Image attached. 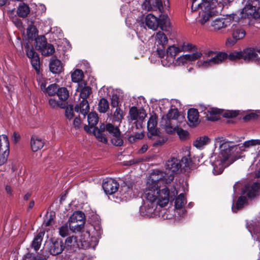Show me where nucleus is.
Masks as SVG:
<instances>
[{
	"mask_svg": "<svg viewBox=\"0 0 260 260\" xmlns=\"http://www.w3.org/2000/svg\"><path fill=\"white\" fill-rule=\"evenodd\" d=\"M186 203V201L183 193H180L176 198L175 202V207L176 209L182 208Z\"/></svg>",
	"mask_w": 260,
	"mask_h": 260,
	"instance_id": "42",
	"label": "nucleus"
},
{
	"mask_svg": "<svg viewBox=\"0 0 260 260\" xmlns=\"http://www.w3.org/2000/svg\"><path fill=\"white\" fill-rule=\"evenodd\" d=\"M197 65L201 68H208L212 65L210 59L207 60H201L197 62Z\"/></svg>",
	"mask_w": 260,
	"mask_h": 260,
	"instance_id": "61",
	"label": "nucleus"
},
{
	"mask_svg": "<svg viewBox=\"0 0 260 260\" xmlns=\"http://www.w3.org/2000/svg\"><path fill=\"white\" fill-rule=\"evenodd\" d=\"M85 219V215L81 211H77L74 212L70 217L69 222L70 224L76 223L77 222L84 221Z\"/></svg>",
	"mask_w": 260,
	"mask_h": 260,
	"instance_id": "25",
	"label": "nucleus"
},
{
	"mask_svg": "<svg viewBox=\"0 0 260 260\" xmlns=\"http://www.w3.org/2000/svg\"><path fill=\"white\" fill-rule=\"evenodd\" d=\"M188 124L189 126L193 127L198 125L200 121L198 111L194 108H191L187 112Z\"/></svg>",
	"mask_w": 260,
	"mask_h": 260,
	"instance_id": "12",
	"label": "nucleus"
},
{
	"mask_svg": "<svg viewBox=\"0 0 260 260\" xmlns=\"http://www.w3.org/2000/svg\"><path fill=\"white\" fill-rule=\"evenodd\" d=\"M257 58V54L253 48H250L245 49V61L256 60Z\"/></svg>",
	"mask_w": 260,
	"mask_h": 260,
	"instance_id": "30",
	"label": "nucleus"
},
{
	"mask_svg": "<svg viewBox=\"0 0 260 260\" xmlns=\"http://www.w3.org/2000/svg\"><path fill=\"white\" fill-rule=\"evenodd\" d=\"M239 114V111L227 110L223 112L222 115L225 118H233Z\"/></svg>",
	"mask_w": 260,
	"mask_h": 260,
	"instance_id": "53",
	"label": "nucleus"
},
{
	"mask_svg": "<svg viewBox=\"0 0 260 260\" xmlns=\"http://www.w3.org/2000/svg\"><path fill=\"white\" fill-rule=\"evenodd\" d=\"M248 18L251 21L252 20H260V7L256 9L251 5L245 6V19Z\"/></svg>",
	"mask_w": 260,
	"mask_h": 260,
	"instance_id": "9",
	"label": "nucleus"
},
{
	"mask_svg": "<svg viewBox=\"0 0 260 260\" xmlns=\"http://www.w3.org/2000/svg\"><path fill=\"white\" fill-rule=\"evenodd\" d=\"M157 205H158L157 202L147 201L144 203V206L140 207V211L143 214L148 216H151L156 208Z\"/></svg>",
	"mask_w": 260,
	"mask_h": 260,
	"instance_id": "13",
	"label": "nucleus"
},
{
	"mask_svg": "<svg viewBox=\"0 0 260 260\" xmlns=\"http://www.w3.org/2000/svg\"><path fill=\"white\" fill-rule=\"evenodd\" d=\"M233 37L236 39L240 40L244 37V29L239 27V26L233 25Z\"/></svg>",
	"mask_w": 260,
	"mask_h": 260,
	"instance_id": "37",
	"label": "nucleus"
},
{
	"mask_svg": "<svg viewBox=\"0 0 260 260\" xmlns=\"http://www.w3.org/2000/svg\"><path fill=\"white\" fill-rule=\"evenodd\" d=\"M105 130H106V125H105L104 123H102L100 125L99 128L98 127L94 128V135L96 136L99 141L104 143H107L108 142V139L105 134H104Z\"/></svg>",
	"mask_w": 260,
	"mask_h": 260,
	"instance_id": "15",
	"label": "nucleus"
},
{
	"mask_svg": "<svg viewBox=\"0 0 260 260\" xmlns=\"http://www.w3.org/2000/svg\"><path fill=\"white\" fill-rule=\"evenodd\" d=\"M119 104V98L117 95H113L111 99V105L113 107H117Z\"/></svg>",
	"mask_w": 260,
	"mask_h": 260,
	"instance_id": "63",
	"label": "nucleus"
},
{
	"mask_svg": "<svg viewBox=\"0 0 260 260\" xmlns=\"http://www.w3.org/2000/svg\"><path fill=\"white\" fill-rule=\"evenodd\" d=\"M209 141V139L207 136L201 137L198 138L193 143V145L198 148H201L206 145Z\"/></svg>",
	"mask_w": 260,
	"mask_h": 260,
	"instance_id": "40",
	"label": "nucleus"
},
{
	"mask_svg": "<svg viewBox=\"0 0 260 260\" xmlns=\"http://www.w3.org/2000/svg\"><path fill=\"white\" fill-rule=\"evenodd\" d=\"M56 94L59 100L62 101L66 102L69 96V91L66 87H58Z\"/></svg>",
	"mask_w": 260,
	"mask_h": 260,
	"instance_id": "33",
	"label": "nucleus"
},
{
	"mask_svg": "<svg viewBox=\"0 0 260 260\" xmlns=\"http://www.w3.org/2000/svg\"><path fill=\"white\" fill-rule=\"evenodd\" d=\"M81 223L80 224H77L75 225H71V224H70V228L71 230H72L74 232L77 231V232H82V233H84L86 234V238H83L81 239V242L85 243V244H86V243H88L89 242V239H90V234L89 232L87 231H85L83 230L84 228V221L82 222H80Z\"/></svg>",
	"mask_w": 260,
	"mask_h": 260,
	"instance_id": "14",
	"label": "nucleus"
},
{
	"mask_svg": "<svg viewBox=\"0 0 260 260\" xmlns=\"http://www.w3.org/2000/svg\"><path fill=\"white\" fill-rule=\"evenodd\" d=\"M215 142L219 145L220 152L218 155L211 156L213 161V173L215 175L221 174L224 168L229 165L228 159L232 152H235L234 155L237 158L242 157L244 152V143L235 145L232 142H224L223 137L215 138Z\"/></svg>",
	"mask_w": 260,
	"mask_h": 260,
	"instance_id": "1",
	"label": "nucleus"
},
{
	"mask_svg": "<svg viewBox=\"0 0 260 260\" xmlns=\"http://www.w3.org/2000/svg\"><path fill=\"white\" fill-rule=\"evenodd\" d=\"M9 154V142L6 135L0 136V166L7 161Z\"/></svg>",
	"mask_w": 260,
	"mask_h": 260,
	"instance_id": "6",
	"label": "nucleus"
},
{
	"mask_svg": "<svg viewBox=\"0 0 260 260\" xmlns=\"http://www.w3.org/2000/svg\"><path fill=\"white\" fill-rule=\"evenodd\" d=\"M188 62V60H187L186 55L185 54L182 55L177 58L176 64L178 66H184L185 64H187Z\"/></svg>",
	"mask_w": 260,
	"mask_h": 260,
	"instance_id": "60",
	"label": "nucleus"
},
{
	"mask_svg": "<svg viewBox=\"0 0 260 260\" xmlns=\"http://www.w3.org/2000/svg\"><path fill=\"white\" fill-rule=\"evenodd\" d=\"M161 58V62L164 67H170L172 64L175 60V58L165 53L163 56H159Z\"/></svg>",
	"mask_w": 260,
	"mask_h": 260,
	"instance_id": "35",
	"label": "nucleus"
},
{
	"mask_svg": "<svg viewBox=\"0 0 260 260\" xmlns=\"http://www.w3.org/2000/svg\"><path fill=\"white\" fill-rule=\"evenodd\" d=\"M40 51L41 52L42 55L50 56L54 52L55 49L53 45L47 43L46 45H45Z\"/></svg>",
	"mask_w": 260,
	"mask_h": 260,
	"instance_id": "36",
	"label": "nucleus"
},
{
	"mask_svg": "<svg viewBox=\"0 0 260 260\" xmlns=\"http://www.w3.org/2000/svg\"><path fill=\"white\" fill-rule=\"evenodd\" d=\"M58 86L55 83L50 84L47 87L44 93H47L49 96H53L56 94Z\"/></svg>",
	"mask_w": 260,
	"mask_h": 260,
	"instance_id": "44",
	"label": "nucleus"
},
{
	"mask_svg": "<svg viewBox=\"0 0 260 260\" xmlns=\"http://www.w3.org/2000/svg\"><path fill=\"white\" fill-rule=\"evenodd\" d=\"M73 109V105H70L69 107H67L66 109L65 116L69 120L72 119L74 116Z\"/></svg>",
	"mask_w": 260,
	"mask_h": 260,
	"instance_id": "57",
	"label": "nucleus"
},
{
	"mask_svg": "<svg viewBox=\"0 0 260 260\" xmlns=\"http://www.w3.org/2000/svg\"><path fill=\"white\" fill-rule=\"evenodd\" d=\"M186 55L187 60L188 62L194 61L199 58H200L202 55V54L200 52H196L192 54H185Z\"/></svg>",
	"mask_w": 260,
	"mask_h": 260,
	"instance_id": "48",
	"label": "nucleus"
},
{
	"mask_svg": "<svg viewBox=\"0 0 260 260\" xmlns=\"http://www.w3.org/2000/svg\"><path fill=\"white\" fill-rule=\"evenodd\" d=\"M109 107L108 101L102 98L100 100L99 103L98 110L101 113H105L107 112Z\"/></svg>",
	"mask_w": 260,
	"mask_h": 260,
	"instance_id": "41",
	"label": "nucleus"
},
{
	"mask_svg": "<svg viewBox=\"0 0 260 260\" xmlns=\"http://www.w3.org/2000/svg\"><path fill=\"white\" fill-rule=\"evenodd\" d=\"M30 13V8L25 3H21L17 9V14L18 16L22 18H25Z\"/></svg>",
	"mask_w": 260,
	"mask_h": 260,
	"instance_id": "23",
	"label": "nucleus"
},
{
	"mask_svg": "<svg viewBox=\"0 0 260 260\" xmlns=\"http://www.w3.org/2000/svg\"><path fill=\"white\" fill-rule=\"evenodd\" d=\"M182 164L180 159L172 157L166 161L165 169L166 173L160 171H156L154 173L158 175L159 173L163 174L162 180L165 184L170 183L174 179V175L177 173L181 168Z\"/></svg>",
	"mask_w": 260,
	"mask_h": 260,
	"instance_id": "3",
	"label": "nucleus"
},
{
	"mask_svg": "<svg viewBox=\"0 0 260 260\" xmlns=\"http://www.w3.org/2000/svg\"><path fill=\"white\" fill-rule=\"evenodd\" d=\"M154 37L155 44L157 47L156 51L157 54L158 56H163L165 54L164 48L168 42V39L166 35L161 31L156 32Z\"/></svg>",
	"mask_w": 260,
	"mask_h": 260,
	"instance_id": "7",
	"label": "nucleus"
},
{
	"mask_svg": "<svg viewBox=\"0 0 260 260\" xmlns=\"http://www.w3.org/2000/svg\"><path fill=\"white\" fill-rule=\"evenodd\" d=\"M87 120L88 124L91 127L95 126L99 121L98 114L95 112L89 113L87 116Z\"/></svg>",
	"mask_w": 260,
	"mask_h": 260,
	"instance_id": "39",
	"label": "nucleus"
},
{
	"mask_svg": "<svg viewBox=\"0 0 260 260\" xmlns=\"http://www.w3.org/2000/svg\"><path fill=\"white\" fill-rule=\"evenodd\" d=\"M77 238L73 236L68 237L65 240V243L67 246H75Z\"/></svg>",
	"mask_w": 260,
	"mask_h": 260,
	"instance_id": "59",
	"label": "nucleus"
},
{
	"mask_svg": "<svg viewBox=\"0 0 260 260\" xmlns=\"http://www.w3.org/2000/svg\"><path fill=\"white\" fill-rule=\"evenodd\" d=\"M32 22L31 21V23L28 25L27 28V36L29 39L32 40L36 38V36L38 35V31L36 27L34 25Z\"/></svg>",
	"mask_w": 260,
	"mask_h": 260,
	"instance_id": "32",
	"label": "nucleus"
},
{
	"mask_svg": "<svg viewBox=\"0 0 260 260\" xmlns=\"http://www.w3.org/2000/svg\"><path fill=\"white\" fill-rule=\"evenodd\" d=\"M145 24L148 28L153 30H156L159 25L158 19L152 14H148L146 16Z\"/></svg>",
	"mask_w": 260,
	"mask_h": 260,
	"instance_id": "16",
	"label": "nucleus"
},
{
	"mask_svg": "<svg viewBox=\"0 0 260 260\" xmlns=\"http://www.w3.org/2000/svg\"><path fill=\"white\" fill-rule=\"evenodd\" d=\"M228 58V54L223 52H219L215 56L212 57L210 60L213 64H217L221 63Z\"/></svg>",
	"mask_w": 260,
	"mask_h": 260,
	"instance_id": "31",
	"label": "nucleus"
},
{
	"mask_svg": "<svg viewBox=\"0 0 260 260\" xmlns=\"http://www.w3.org/2000/svg\"><path fill=\"white\" fill-rule=\"evenodd\" d=\"M181 52V49H180L179 45L176 46L173 45L168 47L166 51V53L175 58L177 54Z\"/></svg>",
	"mask_w": 260,
	"mask_h": 260,
	"instance_id": "34",
	"label": "nucleus"
},
{
	"mask_svg": "<svg viewBox=\"0 0 260 260\" xmlns=\"http://www.w3.org/2000/svg\"><path fill=\"white\" fill-rule=\"evenodd\" d=\"M64 244L62 240L59 238H51L48 245V250L52 255L61 254L64 249Z\"/></svg>",
	"mask_w": 260,
	"mask_h": 260,
	"instance_id": "4",
	"label": "nucleus"
},
{
	"mask_svg": "<svg viewBox=\"0 0 260 260\" xmlns=\"http://www.w3.org/2000/svg\"><path fill=\"white\" fill-rule=\"evenodd\" d=\"M139 110L135 106L132 107L130 109L129 114L131 120L133 121L138 119Z\"/></svg>",
	"mask_w": 260,
	"mask_h": 260,
	"instance_id": "49",
	"label": "nucleus"
},
{
	"mask_svg": "<svg viewBox=\"0 0 260 260\" xmlns=\"http://www.w3.org/2000/svg\"><path fill=\"white\" fill-rule=\"evenodd\" d=\"M179 116V112L177 109L170 110L167 114L166 120L170 121L171 119H176Z\"/></svg>",
	"mask_w": 260,
	"mask_h": 260,
	"instance_id": "46",
	"label": "nucleus"
},
{
	"mask_svg": "<svg viewBox=\"0 0 260 260\" xmlns=\"http://www.w3.org/2000/svg\"><path fill=\"white\" fill-rule=\"evenodd\" d=\"M50 71L54 74L59 73L61 72L62 67L61 61L57 59H52L49 64Z\"/></svg>",
	"mask_w": 260,
	"mask_h": 260,
	"instance_id": "26",
	"label": "nucleus"
},
{
	"mask_svg": "<svg viewBox=\"0 0 260 260\" xmlns=\"http://www.w3.org/2000/svg\"><path fill=\"white\" fill-rule=\"evenodd\" d=\"M158 26L162 30H167L170 26V22L169 17L167 15H161L158 19Z\"/></svg>",
	"mask_w": 260,
	"mask_h": 260,
	"instance_id": "27",
	"label": "nucleus"
},
{
	"mask_svg": "<svg viewBox=\"0 0 260 260\" xmlns=\"http://www.w3.org/2000/svg\"><path fill=\"white\" fill-rule=\"evenodd\" d=\"M122 118V111L120 108H116L113 114V120L115 121H120Z\"/></svg>",
	"mask_w": 260,
	"mask_h": 260,
	"instance_id": "58",
	"label": "nucleus"
},
{
	"mask_svg": "<svg viewBox=\"0 0 260 260\" xmlns=\"http://www.w3.org/2000/svg\"><path fill=\"white\" fill-rule=\"evenodd\" d=\"M24 260H38V257L34 253L28 252L24 256Z\"/></svg>",
	"mask_w": 260,
	"mask_h": 260,
	"instance_id": "64",
	"label": "nucleus"
},
{
	"mask_svg": "<svg viewBox=\"0 0 260 260\" xmlns=\"http://www.w3.org/2000/svg\"><path fill=\"white\" fill-rule=\"evenodd\" d=\"M119 186V183L112 178L104 180L102 185L103 188L107 194L114 193L117 191Z\"/></svg>",
	"mask_w": 260,
	"mask_h": 260,
	"instance_id": "8",
	"label": "nucleus"
},
{
	"mask_svg": "<svg viewBox=\"0 0 260 260\" xmlns=\"http://www.w3.org/2000/svg\"><path fill=\"white\" fill-rule=\"evenodd\" d=\"M259 186L258 183H254L250 186L245 188V193H246L247 197L251 199L256 196L258 194Z\"/></svg>",
	"mask_w": 260,
	"mask_h": 260,
	"instance_id": "20",
	"label": "nucleus"
},
{
	"mask_svg": "<svg viewBox=\"0 0 260 260\" xmlns=\"http://www.w3.org/2000/svg\"><path fill=\"white\" fill-rule=\"evenodd\" d=\"M181 164L184 165L183 167L186 168H190L191 164L190 159L186 156L183 157L181 159Z\"/></svg>",
	"mask_w": 260,
	"mask_h": 260,
	"instance_id": "62",
	"label": "nucleus"
},
{
	"mask_svg": "<svg viewBox=\"0 0 260 260\" xmlns=\"http://www.w3.org/2000/svg\"><path fill=\"white\" fill-rule=\"evenodd\" d=\"M244 56L243 52L240 51H234L228 55V57L231 60H236L242 58Z\"/></svg>",
	"mask_w": 260,
	"mask_h": 260,
	"instance_id": "47",
	"label": "nucleus"
},
{
	"mask_svg": "<svg viewBox=\"0 0 260 260\" xmlns=\"http://www.w3.org/2000/svg\"><path fill=\"white\" fill-rule=\"evenodd\" d=\"M163 174L152 173L148 179L144 196L147 201H156L159 206L163 207L168 205L170 200V191L168 188L160 189L161 184H165L162 180Z\"/></svg>",
	"mask_w": 260,
	"mask_h": 260,
	"instance_id": "2",
	"label": "nucleus"
},
{
	"mask_svg": "<svg viewBox=\"0 0 260 260\" xmlns=\"http://www.w3.org/2000/svg\"><path fill=\"white\" fill-rule=\"evenodd\" d=\"M30 59L31 64L33 68L36 71L37 73L38 74L39 72L40 69V58L39 55L36 56L35 57L31 58Z\"/></svg>",
	"mask_w": 260,
	"mask_h": 260,
	"instance_id": "50",
	"label": "nucleus"
},
{
	"mask_svg": "<svg viewBox=\"0 0 260 260\" xmlns=\"http://www.w3.org/2000/svg\"><path fill=\"white\" fill-rule=\"evenodd\" d=\"M226 15L229 16L230 21L233 20L239 22L244 18V8H240L235 12Z\"/></svg>",
	"mask_w": 260,
	"mask_h": 260,
	"instance_id": "28",
	"label": "nucleus"
},
{
	"mask_svg": "<svg viewBox=\"0 0 260 260\" xmlns=\"http://www.w3.org/2000/svg\"><path fill=\"white\" fill-rule=\"evenodd\" d=\"M69 230L67 223L62 225L59 229V235L62 237H65L69 234Z\"/></svg>",
	"mask_w": 260,
	"mask_h": 260,
	"instance_id": "55",
	"label": "nucleus"
},
{
	"mask_svg": "<svg viewBox=\"0 0 260 260\" xmlns=\"http://www.w3.org/2000/svg\"><path fill=\"white\" fill-rule=\"evenodd\" d=\"M48 104L50 108L54 109H64L67 106V102L58 100L54 98H50L48 99Z\"/></svg>",
	"mask_w": 260,
	"mask_h": 260,
	"instance_id": "22",
	"label": "nucleus"
},
{
	"mask_svg": "<svg viewBox=\"0 0 260 260\" xmlns=\"http://www.w3.org/2000/svg\"><path fill=\"white\" fill-rule=\"evenodd\" d=\"M219 109L214 108H209L207 110V119L212 121H216L219 119Z\"/></svg>",
	"mask_w": 260,
	"mask_h": 260,
	"instance_id": "24",
	"label": "nucleus"
},
{
	"mask_svg": "<svg viewBox=\"0 0 260 260\" xmlns=\"http://www.w3.org/2000/svg\"><path fill=\"white\" fill-rule=\"evenodd\" d=\"M164 121H165V128L166 132L168 134H172L175 132L176 126L172 125L171 121L166 120V119H164Z\"/></svg>",
	"mask_w": 260,
	"mask_h": 260,
	"instance_id": "51",
	"label": "nucleus"
},
{
	"mask_svg": "<svg viewBox=\"0 0 260 260\" xmlns=\"http://www.w3.org/2000/svg\"><path fill=\"white\" fill-rule=\"evenodd\" d=\"M258 115L253 112L247 111L245 112V121H249L257 119Z\"/></svg>",
	"mask_w": 260,
	"mask_h": 260,
	"instance_id": "56",
	"label": "nucleus"
},
{
	"mask_svg": "<svg viewBox=\"0 0 260 260\" xmlns=\"http://www.w3.org/2000/svg\"><path fill=\"white\" fill-rule=\"evenodd\" d=\"M234 194L239 193L240 192L241 196L238 199L236 205L233 204L232 209L233 212L236 213L239 209H241L244 205V182L243 181H239L233 186Z\"/></svg>",
	"mask_w": 260,
	"mask_h": 260,
	"instance_id": "5",
	"label": "nucleus"
},
{
	"mask_svg": "<svg viewBox=\"0 0 260 260\" xmlns=\"http://www.w3.org/2000/svg\"><path fill=\"white\" fill-rule=\"evenodd\" d=\"M84 77L83 71L80 69H76L71 74L72 81L75 83H81Z\"/></svg>",
	"mask_w": 260,
	"mask_h": 260,
	"instance_id": "29",
	"label": "nucleus"
},
{
	"mask_svg": "<svg viewBox=\"0 0 260 260\" xmlns=\"http://www.w3.org/2000/svg\"><path fill=\"white\" fill-rule=\"evenodd\" d=\"M36 48L37 49L40 50L41 48L46 45L47 43L46 39L44 36H38L35 39Z\"/></svg>",
	"mask_w": 260,
	"mask_h": 260,
	"instance_id": "43",
	"label": "nucleus"
},
{
	"mask_svg": "<svg viewBox=\"0 0 260 260\" xmlns=\"http://www.w3.org/2000/svg\"><path fill=\"white\" fill-rule=\"evenodd\" d=\"M91 88L85 86V84L83 82L78 84L77 91L80 92V96L82 100H87V98L91 93Z\"/></svg>",
	"mask_w": 260,
	"mask_h": 260,
	"instance_id": "19",
	"label": "nucleus"
},
{
	"mask_svg": "<svg viewBox=\"0 0 260 260\" xmlns=\"http://www.w3.org/2000/svg\"><path fill=\"white\" fill-rule=\"evenodd\" d=\"M110 141L111 143L116 146H121L123 145V140L121 133L116 136H113L111 138Z\"/></svg>",
	"mask_w": 260,
	"mask_h": 260,
	"instance_id": "45",
	"label": "nucleus"
},
{
	"mask_svg": "<svg viewBox=\"0 0 260 260\" xmlns=\"http://www.w3.org/2000/svg\"><path fill=\"white\" fill-rule=\"evenodd\" d=\"M231 24V21L228 19L222 18L217 19L213 21L212 26L215 30L225 28Z\"/></svg>",
	"mask_w": 260,
	"mask_h": 260,
	"instance_id": "17",
	"label": "nucleus"
},
{
	"mask_svg": "<svg viewBox=\"0 0 260 260\" xmlns=\"http://www.w3.org/2000/svg\"><path fill=\"white\" fill-rule=\"evenodd\" d=\"M44 234V231H41L35 236L30 246L35 251H37L40 248Z\"/></svg>",
	"mask_w": 260,
	"mask_h": 260,
	"instance_id": "21",
	"label": "nucleus"
},
{
	"mask_svg": "<svg viewBox=\"0 0 260 260\" xmlns=\"http://www.w3.org/2000/svg\"><path fill=\"white\" fill-rule=\"evenodd\" d=\"M106 131L112 136V137L121 133L117 126H114L111 123H107L106 125Z\"/></svg>",
	"mask_w": 260,
	"mask_h": 260,
	"instance_id": "38",
	"label": "nucleus"
},
{
	"mask_svg": "<svg viewBox=\"0 0 260 260\" xmlns=\"http://www.w3.org/2000/svg\"><path fill=\"white\" fill-rule=\"evenodd\" d=\"M74 109L76 112H80L85 116L89 111V105L87 100H82L79 104L75 106Z\"/></svg>",
	"mask_w": 260,
	"mask_h": 260,
	"instance_id": "18",
	"label": "nucleus"
},
{
	"mask_svg": "<svg viewBox=\"0 0 260 260\" xmlns=\"http://www.w3.org/2000/svg\"><path fill=\"white\" fill-rule=\"evenodd\" d=\"M179 47L182 51L193 50L196 48V46L190 43H183L180 45Z\"/></svg>",
	"mask_w": 260,
	"mask_h": 260,
	"instance_id": "54",
	"label": "nucleus"
},
{
	"mask_svg": "<svg viewBox=\"0 0 260 260\" xmlns=\"http://www.w3.org/2000/svg\"><path fill=\"white\" fill-rule=\"evenodd\" d=\"M45 143L44 139L37 135H32L30 141L31 149L33 152H37L42 149Z\"/></svg>",
	"mask_w": 260,
	"mask_h": 260,
	"instance_id": "10",
	"label": "nucleus"
},
{
	"mask_svg": "<svg viewBox=\"0 0 260 260\" xmlns=\"http://www.w3.org/2000/svg\"><path fill=\"white\" fill-rule=\"evenodd\" d=\"M156 125L157 116L156 115H152L150 116L147 122L148 137L149 138L158 135L159 131L156 128Z\"/></svg>",
	"mask_w": 260,
	"mask_h": 260,
	"instance_id": "11",
	"label": "nucleus"
},
{
	"mask_svg": "<svg viewBox=\"0 0 260 260\" xmlns=\"http://www.w3.org/2000/svg\"><path fill=\"white\" fill-rule=\"evenodd\" d=\"M25 47L26 54L28 58H31L38 55V53L34 50V48L32 47H29L28 44H26Z\"/></svg>",
	"mask_w": 260,
	"mask_h": 260,
	"instance_id": "52",
	"label": "nucleus"
}]
</instances>
